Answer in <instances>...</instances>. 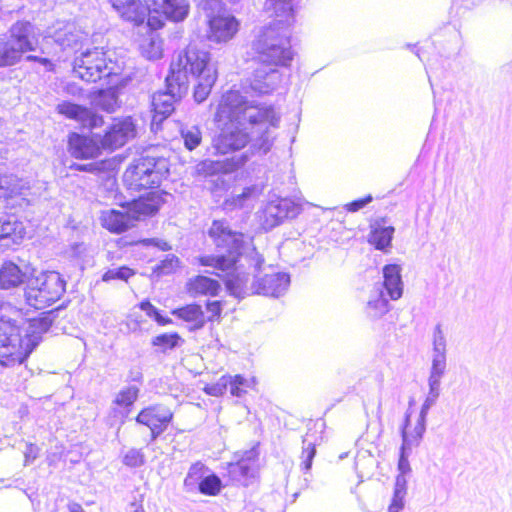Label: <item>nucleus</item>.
<instances>
[{"label":"nucleus","mask_w":512,"mask_h":512,"mask_svg":"<svg viewBox=\"0 0 512 512\" xmlns=\"http://www.w3.org/2000/svg\"><path fill=\"white\" fill-rule=\"evenodd\" d=\"M256 86L242 91L229 90L222 95L215 113L220 133L213 139L217 153L228 154L243 149L250 141L248 129L256 124Z\"/></svg>","instance_id":"obj_1"},{"label":"nucleus","mask_w":512,"mask_h":512,"mask_svg":"<svg viewBox=\"0 0 512 512\" xmlns=\"http://www.w3.org/2000/svg\"><path fill=\"white\" fill-rule=\"evenodd\" d=\"M268 11L272 18L269 26L264 27L259 50V63L262 77L270 76L269 83H263L260 91L267 93L277 85L280 68L292 65L296 55L289 36L281 34V30L295 22L296 0H267Z\"/></svg>","instance_id":"obj_2"},{"label":"nucleus","mask_w":512,"mask_h":512,"mask_svg":"<svg viewBox=\"0 0 512 512\" xmlns=\"http://www.w3.org/2000/svg\"><path fill=\"white\" fill-rule=\"evenodd\" d=\"M208 236L215 244L217 254L200 256L199 264L220 272L233 270L242 255V235L233 231L226 221L214 220L208 229Z\"/></svg>","instance_id":"obj_3"},{"label":"nucleus","mask_w":512,"mask_h":512,"mask_svg":"<svg viewBox=\"0 0 512 512\" xmlns=\"http://www.w3.org/2000/svg\"><path fill=\"white\" fill-rule=\"evenodd\" d=\"M66 290V281L57 271H42L31 276L23 289L25 303L35 309H44L57 302Z\"/></svg>","instance_id":"obj_4"},{"label":"nucleus","mask_w":512,"mask_h":512,"mask_svg":"<svg viewBox=\"0 0 512 512\" xmlns=\"http://www.w3.org/2000/svg\"><path fill=\"white\" fill-rule=\"evenodd\" d=\"M169 174V163L165 157L141 155L124 172V181L135 190L158 188Z\"/></svg>","instance_id":"obj_5"},{"label":"nucleus","mask_w":512,"mask_h":512,"mask_svg":"<svg viewBox=\"0 0 512 512\" xmlns=\"http://www.w3.org/2000/svg\"><path fill=\"white\" fill-rule=\"evenodd\" d=\"M73 73L75 77L87 83L108 79L107 84H111L112 78L118 75L116 64L107 56V52L99 47L86 49L75 56Z\"/></svg>","instance_id":"obj_6"},{"label":"nucleus","mask_w":512,"mask_h":512,"mask_svg":"<svg viewBox=\"0 0 512 512\" xmlns=\"http://www.w3.org/2000/svg\"><path fill=\"white\" fill-rule=\"evenodd\" d=\"M208 71H216L210 63V53L189 45L171 62L168 76L170 81L180 84V89L188 90L190 77L195 79L208 74Z\"/></svg>","instance_id":"obj_7"},{"label":"nucleus","mask_w":512,"mask_h":512,"mask_svg":"<svg viewBox=\"0 0 512 512\" xmlns=\"http://www.w3.org/2000/svg\"><path fill=\"white\" fill-rule=\"evenodd\" d=\"M304 199L295 197L276 198L262 208L260 225L263 230L277 227L288 219L296 218L304 209Z\"/></svg>","instance_id":"obj_8"},{"label":"nucleus","mask_w":512,"mask_h":512,"mask_svg":"<svg viewBox=\"0 0 512 512\" xmlns=\"http://www.w3.org/2000/svg\"><path fill=\"white\" fill-rule=\"evenodd\" d=\"M10 48L15 51L18 61L28 52H35L39 43V31L37 27L27 20H19L13 23L7 35L4 36Z\"/></svg>","instance_id":"obj_9"},{"label":"nucleus","mask_w":512,"mask_h":512,"mask_svg":"<svg viewBox=\"0 0 512 512\" xmlns=\"http://www.w3.org/2000/svg\"><path fill=\"white\" fill-rule=\"evenodd\" d=\"M22 336L19 327L10 321L0 323V365L22 363L27 353L22 352Z\"/></svg>","instance_id":"obj_10"},{"label":"nucleus","mask_w":512,"mask_h":512,"mask_svg":"<svg viewBox=\"0 0 512 512\" xmlns=\"http://www.w3.org/2000/svg\"><path fill=\"white\" fill-rule=\"evenodd\" d=\"M165 91H158L152 95V125H160L175 110V103L179 101L188 90L180 89L175 80L165 79Z\"/></svg>","instance_id":"obj_11"},{"label":"nucleus","mask_w":512,"mask_h":512,"mask_svg":"<svg viewBox=\"0 0 512 512\" xmlns=\"http://www.w3.org/2000/svg\"><path fill=\"white\" fill-rule=\"evenodd\" d=\"M281 122L279 108L274 105H262L258 107V151L267 153L271 151L274 141L277 139Z\"/></svg>","instance_id":"obj_12"},{"label":"nucleus","mask_w":512,"mask_h":512,"mask_svg":"<svg viewBox=\"0 0 512 512\" xmlns=\"http://www.w3.org/2000/svg\"><path fill=\"white\" fill-rule=\"evenodd\" d=\"M227 474L234 483L243 486L252 484L256 477V446L236 452L233 460L227 463Z\"/></svg>","instance_id":"obj_13"},{"label":"nucleus","mask_w":512,"mask_h":512,"mask_svg":"<svg viewBox=\"0 0 512 512\" xmlns=\"http://www.w3.org/2000/svg\"><path fill=\"white\" fill-rule=\"evenodd\" d=\"M173 412L163 404L143 408L136 417V422L147 426L151 431V442H154L172 422Z\"/></svg>","instance_id":"obj_14"},{"label":"nucleus","mask_w":512,"mask_h":512,"mask_svg":"<svg viewBox=\"0 0 512 512\" xmlns=\"http://www.w3.org/2000/svg\"><path fill=\"white\" fill-rule=\"evenodd\" d=\"M136 135V126L132 117L128 116L123 119H116L105 131L104 135H100V143L103 150L114 151L123 146L129 139Z\"/></svg>","instance_id":"obj_15"},{"label":"nucleus","mask_w":512,"mask_h":512,"mask_svg":"<svg viewBox=\"0 0 512 512\" xmlns=\"http://www.w3.org/2000/svg\"><path fill=\"white\" fill-rule=\"evenodd\" d=\"M102 150L98 133L84 135L73 132L69 134L68 151L75 159H93L98 157Z\"/></svg>","instance_id":"obj_16"},{"label":"nucleus","mask_w":512,"mask_h":512,"mask_svg":"<svg viewBox=\"0 0 512 512\" xmlns=\"http://www.w3.org/2000/svg\"><path fill=\"white\" fill-rule=\"evenodd\" d=\"M56 110L59 114L81 124L83 128L95 129L103 126L104 118L93 112L90 108L71 102L62 101L57 104Z\"/></svg>","instance_id":"obj_17"},{"label":"nucleus","mask_w":512,"mask_h":512,"mask_svg":"<svg viewBox=\"0 0 512 512\" xmlns=\"http://www.w3.org/2000/svg\"><path fill=\"white\" fill-rule=\"evenodd\" d=\"M428 406H423L420 413L408 409L405 415L404 425L401 429L402 450L418 445L423 438L425 431V418Z\"/></svg>","instance_id":"obj_18"},{"label":"nucleus","mask_w":512,"mask_h":512,"mask_svg":"<svg viewBox=\"0 0 512 512\" xmlns=\"http://www.w3.org/2000/svg\"><path fill=\"white\" fill-rule=\"evenodd\" d=\"M208 39L215 43H225L237 33L239 23L233 16H216L208 19Z\"/></svg>","instance_id":"obj_19"},{"label":"nucleus","mask_w":512,"mask_h":512,"mask_svg":"<svg viewBox=\"0 0 512 512\" xmlns=\"http://www.w3.org/2000/svg\"><path fill=\"white\" fill-rule=\"evenodd\" d=\"M120 17L139 26L148 16V7L141 0H110Z\"/></svg>","instance_id":"obj_20"},{"label":"nucleus","mask_w":512,"mask_h":512,"mask_svg":"<svg viewBox=\"0 0 512 512\" xmlns=\"http://www.w3.org/2000/svg\"><path fill=\"white\" fill-rule=\"evenodd\" d=\"M29 279L27 271L12 260L0 265V289L11 290L25 284Z\"/></svg>","instance_id":"obj_21"},{"label":"nucleus","mask_w":512,"mask_h":512,"mask_svg":"<svg viewBox=\"0 0 512 512\" xmlns=\"http://www.w3.org/2000/svg\"><path fill=\"white\" fill-rule=\"evenodd\" d=\"M290 285V276L284 272L273 271L264 274L259 282V293L265 296L279 297L286 293Z\"/></svg>","instance_id":"obj_22"},{"label":"nucleus","mask_w":512,"mask_h":512,"mask_svg":"<svg viewBox=\"0 0 512 512\" xmlns=\"http://www.w3.org/2000/svg\"><path fill=\"white\" fill-rule=\"evenodd\" d=\"M166 193L162 191H150L133 202V211L140 216L155 215L164 204V196Z\"/></svg>","instance_id":"obj_23"},{"label":"nucleus","mask_w":512,"mask_h":512,"mask_svg":"<svg viewBox=\"0 0 512 512\" xmlns=\"http://www.w3.org/2000/svg\"><path fill=\"white\" fill-rule=\"evenodd\" d=\"M25 235V227L15 214H5L0 217V239L10 240L19 244Z\"/></svg>","instance_id":"obj_24"},{"label":"nucleus","mask_w":512,"mask_h":512,"mask_svg":"<svg viewBox=\"0 0 512 512\" xmlns=\"http://www.w3.org/2000/svg\"><path fill=\"white\" fill-rule=\"evenodd\" d=\"M383 286L391 299H398L403 294L401 267L397 264H388L382 268Z\"/></svg>","instance_id":"obj_25"},{"label":"nucleus","mask_w":512,"mask_h":512,"mask_svg":"<svg viewBox=\"0 0 512 512\" xmlns=\"http://www.w3.org/2000/svg\"><path fill=\"white\" fill-rule=\"evenodd\" d=\"M157 9L167 19L174 22L183 21L189 13V4L186 0H153Z\"/></svg>","instance_id":"obj_26"},{"label":"nucleus","mask_w":512,"mask_h":512,"mask_svg":"<svg viewBox=\"0 0 512 512\" xmlns=\"http://www.w3.org/2000/svg\"><path fill=\"white\" fill-rule=\"evenodd\" d=\"M101 223L104 228L116 234L126 232L132 226L129 215L115 209L104 212L101 216Z\"/></svg>","instance_id":"obj_27"},{"label":"nucleus","mask_w":512,"mask_h":512,"mask_svg":"<svg viewBox=\"0 0 512 512\" xmlns=\"http://www.w3.org/2000/svg\"><path fill=\"white\" fill-rule=\"evenodd\" d=\"M395 228L393 226H382L380 221L371 227L368 235V243L375 249L388 251L391 247Z\"/></svg>","instance_id":"obj_28"},{"label":"nucleus","mask_w":512,"mask_h":512,"mask_svg":"<svg viewBox=\"0 0 512 512\" xmlns=\"http://www.w3.org/2000/svg\"><path fill=\"white\" fill-rule=\"evenodd\" d=\"M211 471L212 470L201 461L191 464L183 481L184 491L192 494L197 493V489Z\"/></svg>","instance_id":"obj_29"},{"label":"nucleus","mask_w":512,"mask_h":512,"mask_svg":"<svg viewBox=\"0 0 512 512\" xmlns=\"http://www.w3.org/2000/svg\"><path fill=\"white\" fill-rule=\"evenodd\" d=\"M91 105L107 113H113L120 107L118 93L113 88L100 89L91 96Z\"/></svg>","instance_id":"obj_30"},{"label":"nucleus","mask_w":512,"mask_h":512,"mask_svg":"<svg viewBox=\"0 0 512 512\" xmlns=\"http://www.w3.org/2000/svg\"><path fill=\"white\" fill-rule=\"evenodd\" d=\"M55 317L54 310L42 312L38 317L29 321L25 336L31 337L34 340H40V336L46 333L52 326Z\"/></svg>","instance_id":"obj_31"},{"label":"nucleus","mask_w":512,"mask_h":512,"mask_svg":"<svg viewBox=\"0 0 512 512\" xmlns=\"http://www.w3.org/2000/svg\"><path fill=\"white\" fill-rule=\"evenodd\" d=\"M188 286L189 292L193 295L217 296L221 289L219 281L203 275L191 279Z\"/></svg>","instance_id":"obj_32"},{"label":"nucleus","mask_w":512,"mask_h":512,"mask_svg":"<svg viewBox=\"0 0 512 512\" xmlns=\"http://www.w3.org/2000/svg\"><path fill=\"white\" fill-rule=\"evenodd\" d=\"M446 369V357L445 352H438L435 354L429 377V386L430 393L434 396L439 395V387L441 382V377L444 374Z\"/></svg>","instance_id":"obj_33"},{"label":"nucleus","mask_w":512,"mask_h":512,"mask_svg":"<svg viewBox=\"0 0 512 512\" xmlns=\"http://www.w3.org/2000/svg\"><path fill=\"white\" fill-rule=\"evenodd\" d=\"M217 79L216 71H208V74L195 78L197 83L194 87V99L198 103H202L209 96L213 85Z\"/></svg>","instance_id":"obj_34"},{"label":"nucleus","mask_w":512,"mask_h":512,"mask_svg":"<svg viewBox=\"0 0 512 512\" xmlns=\"http://www.w3.org/2000/svg\"><path fill=\"white\" fill-rule=\"evenodd\" d=\"M184 343V340L177 332L162 333L152 338L151 344L154 347L159 348L161 353H167L168 351L174 350L180 347Z\"/></svg>","instance_id":"obj_35"},{"label":"nucleus","mask_w":512,"mask_h":512,"mask_svg":"<svg viewBox=\"0 0 512 512\" xmlns=\"http://www.w3.org/2000/svg\"><path fill=\"white\" fill-rule=\"evenodd\" d=\"M172 314L186 322H195L198 328L204 325V313L200 305H185L183 307L174 309Z\"/></svg>","instance_id":"obj_36"},{"label":"nucleus","mask_w":512,"mask_h":512,"mask_svg":"<svg viewBox=\"0 0 512 512\" xmlns=\"http://www.w3.org/2000/svg\"><path fill=\"white\" fill-rule=\"evenodd\" d=\"M180 135L186 149L189 151L198 147L202 140L200 128L196 125H183L180 128Z\"/></svg>","instance_id":"obj_37"},{"label":"nucleus","mask_w":512,"mask_h":512,"mask_svg":"<svg viewBox=\"0 0 512 512\" xmlns=\"http://www.w3.org/2000/svg\"><path fill=\"white\" fill-rule=\"evenodd\" d=\"M223 483L220 477L213 471L207 475L204 482L197 489V493L205 496H217L223 489Z\"/></svg>","instance_id":"obj_38"},{"label":"nucleus","mask_w":512,"mask_h":512,"mask_svg":"<svg viewBox=\"0 0 512 512\" xmlns=\"http://www.w3.org/2000/svg\"><path fill=\"white\" fill-rule=\"evenodd\" d=\"M140 388L136 385H129L122 388L116 398L114 403L121 407H131L139 397Z\"/></svg>","instance_id":"obj_39"},{"label":"nucleus","mask_w":512,"mask_h":512,"mask_svg":"<svg viewBox=\"0 0 512 512\" xmlns=\"http://www.w3.org/2000/svg\"><path fill=\"white\" fill-rule=\"evenodd\" d=\"M135 275V271L126 266L109 268L102 275V281L110 282L112 280H121L127 282L130 277Z\"/></svg>","instance_id":"obj_40"},{"label":"nucleus","mask_w":512,"mask_h":512,"mask_svg":"<svg viewBox=\"0 0 512 512\" xmlns=\"http://www.w3.org/2000/svg\"><path fill=\"white\" fill-rule=\"evenodd\" d=\"M20 63L15 56V51L10 48L4 36H0V68L15 66Z\"/></svg>","instance_id":"obj_41"},{"label":"nucleus","mask_w":512,"mask_h":512,"mask_svg":"<svg viewBox=\"0 0 512 512\" xmlns=\"http://www.w3.org/2000/svg\"><path fill=\"white\" fill-rule=\"evenodd\" d=\"M139 308L144 311L149 318L153 319L159 325H167L172 323V320L168 316H164L162 312L147 299L139 303Z\"/></svg>","instance_id":"obj_42"},{"label":"nucleus","mask_w":512,"mask_h":512,"mask_svg":"<svg viewBox=\"0 0 512 512\" xmlns=\"http://www.w3.org/2000/svg\"><path fill=\"white\" fill-rule=\"evenodd\" d=\"M53 38L62 49L74 48L79 42V36L67 28L64 32H56Z\"/></svg>","instance_id":"obj_43"},{"label":"nucleus","mask_w":512,"mask_h":512,"mask_svg":"<svg viewBox=\"0 0 512 512\" xmlns=\"http://www.w3.org/2000/svg\"><path fill=\"white\" fill-rule=\"evenodd\" d=\"M179 259L173 254L167 255L163 260L156 264L154 272L157 275H168L175 271L178 267Z\"/></svg>","instance_id":"obj_44"},{"label":"nucleus","mask_w":512,"mask_h":512,"mask_svg":"<svg viewBox=\"0 0 512 512\" xmlns=\"http://www.w3.org/2000/svg\"><path fill=\"white\" fill-rule=\"evenodd\" d=\"M228 388L231 395L242 397L247 392V389L250 388V382L241 375L230 376Z\"/></svg>","instance_id":"obj_45"},{"label":"nucleus","mask_w":512,"mask_h":512,"mask_svg":"<svg viewBox=\"0 0 512 512\" xmlns=\"http://www.w3.org/2000/svg\"><path fill=\"white\" fill-rule=\"evenodd\" d=\"M306 443V439H303V448L301 452V466L305 473L309 472L313 465V458L316 455V444L314 443Z\"/></svg>","instance_id":"obj_46"},{"label":"nucleus","mask_w":512,"mask_h":512,"mask_svg":"<svg viewBox=\"0 0 512 512\" xmlns=\"http://www.w3.org/2000/svg\"><path fill=\"white\" fill-rule=\"evenodd\" d=\"M123 464L130 468H137L145 463V455L141 449L132 448L123 456Z\"/></svg>","instance_id":"obj_47"},{"label":"nucleus","mask_w":512,"mask_h":512,"mask_svg":"<svg viewBox=\"0 0 512 512\" xmlns=\"http://www.w3.org/2000/svg\"><path fill=\"white\" fill-rule=\"evenodd\" d=\"M25 62L28 63H37L41 67V69L36 70V72H54L56 65L55 63L48 57H43L40 55L29 54L25 57L23 56Z\"/></svg>","instance_id":"obj_48"},{"label":"nucleus","mask_w":512,"mask_h":512,"mask_svg":"<svg viewBox=\"0 0 512 512\" xmlns=\"http://www.w3.org/2000/svg\"><path fill=\"white\" fill-rule=\"evenodd\" d=\"M197 2V5L200 9H202L208 19L211 17L218 16L217 14L222 11L223 9V2L222 0H195Z\"/></svg>","instance_id":"obj_49"},{"label":"nucleus","mask_w":512,"mask_h":512,"mask_svg":"<svg viewBox=\"0 0 512 512\" xmlns=\"http://www.w3.org/2000/svg\"><path fill=\"white\" fill-rule=\"evenodd\" d=\"M230 383V376L224 375L222 376L216 383L208 384L205 386L204 391L211 396H221L228 389V384Z\"/></svg>","instance_id":"obj_50"},{"label":"nucleus","mask_w":512,"mask_h":512,"mask_svg":"<svg viewBox=\"0 0 512 512\" xmlns=\"http://www.w3.org/2000/svg\"><path fill=\"white\" fill-rule=\"evenodd\" d=\"M142 54L149 60H156L162 57L160 41L151 38L146 45H142Z\"/></svg>","instance_id":"obj_51"},{"label":"nucleus","mask_w":512,"mask_h":512,"mask_svg":"<svg viewBox=\"0 0 512 512\" xmlns=\"http://www.w3.org/2000/svg\"><path fill=\"white\" fill-rule=\"evenodd\" d=\"M369 315L372 317H379L389 310V303L384 298H376L374 301H370L367 304Z\"/></svg>","instance_id":"obj_52"},{"label":"nucleus","mask_w":512,"mask_h":512,"mask_svg":"<svg viewBox=\"0 0 512 512\" xmlns=\"http://www.w3.org/2000/svg\"><path fill=\"white\" fill-rule=\"evenodd\" d=\"M405 495L406 490L404 488H396L388 505V512H401L404 509Z\"/></svg>","instance_id":"obj_53"},{"label":"nucleus","mask_w":512,"mask_h":512,"mask_svg":"<svg viewBox=\"0 0 512 512\" xmlns=\"http://www.w3.org/2000/svg\"><path fill=\"white\" fill-rule=\"evenodd\" d=\"M373 201L372 195H367L363 198L354 199L350 202H347L345 205V210L349 212H355L362 208H364L368 203Z\"/></svg>","instance_id":"obj_54"},{"label":"nucleus","mask_w":512,"mask_h":512,"mask_svg":"<svg viewBox=\"0 0 512 512\" xmlns=\"http://www.w3.org/2000/svg\"><path fill=\"white\" fill-rule=\"evenodd\" d=\"M434 350L436 353L445 352V340L440 326H437L433 335Z\"/></svg>","instance_id":"obj_55"},{"label":"nucleus","mask_w":512,"mask_h":512,"mask_svg":"<svg viewBox=\"0 0 512 512\" xmlns=\"http://www.w3.org/2000/svg\"><path fill=\"white\" fill-rule=\"evenodd\" d=\"M143 381H144V376H143V373H142V369L138 366L136 367H132L129 371H128V374L126 376V382H134V383H138V384H143Z\"/></svg>","instance_id":"obj_56"},{"label":"nucleus","mask_w":512,"mask_h":512,"mask_svg":"<svg viewBox=\"0 0 512 512\" xmlns=\"http://www.w3.org/2000/svg\"><path fill=\"white\" fill-rule=\"evenodd\" d=\"M70 168L75 171L89 172V173H96L100 170L96 163H87V164L73 163L70 166Z\"/></svg>","instance_id":"obj_57"},{"label":"nucleus","mask_w":512,"mask_h":512,"mask_svg":"<svg viewBox=\"0 0 512 512\" xmlns=\"http://www.w3.org/2000/svg\"><path fill=\"white\" fill-rule=\"evenodd\" d=\"M248 161V156L246 153H242L239 157H233L230 160L229 167L227 168V171H234L239 169L240 167L244 166L246 162Z\"/></svg>","instance_id":"obj_58"},{"label":"nucleus","mask_w":512,"mask_h":512,"mask_svg":"<svg viewBox=\"0 0 512 512\" xmlns=\"http://www.w3.org/2000/svg\"><path fill=\"white\" fill-rule=\"evenodd\" d=\"M38 451H39V449L36 445L28 444L26 446V450L24 452L25 463L29 464V463L33 462L38 456Z\"/></svg>","instance_id":"obj_59"},{"label":"nucleus","mask_w":512,"mask_h":512,"mask_svg":"<svg viewBox=\"0 0 512 512\" xmlns=\"http://www.w3.org/2000/svg\"><path fill=\"white\" fill-rule=\"evenodd\" d=\"M206 309L213 317H219L222 312V305L220 301H207Z\"/></svg>","instance_id":"obj_60"},{"label":"nucleus","mask_w":512,"mask_h":512,"mask_svg":"<svg viewBox=\"0 0 512 512\" xmlns=\"http://www.w3.org/2000/svg\"><path fill=\"white\" fill-rule=\"evenodd\" d=\"M398 468L402 474L410 472V464L408 462V458L405 454V451H402V449L398 459Z\"/></svg>","instance_id":"obj_61"},{"label":"nucleus","mask_w":512,"mask_h":512,"mask_svg":"<svg viewBox=\"0 0 512 512\" xmlns=\"http://www.w3.org/2000/svg\"><path fill=\"white\" fill-rule=\"evenodd\" d=\"M147 24L148 26L153 29V30H157V29H160L163 27L164 25V22L162 19H160L159 17L157 16H152V15H149L147 16Z\"/></svg>","instance_id":"obj_62"},{"label":"nucleus","mask_w":512,"mask_h":512,"mask_svg":"<svg viewBox=\"0 0 512 512\" xmlns=\"http://www.w3.org/2000/svg\"><path fill=\"white\" fill-rule=\"evenodd\" d=\"M85 244L82 242H75L70 245V253L74 257H80L85 252Z\"/></svg>","instance_id":"obj_63"},{"label":"nucleus","mask_w":512,"mask_h":512,"mask_svg":"<svg viewBox=\"0 0 512 512\" xmlns=\"http://www.w3.org/2000/svg\"><path fill=\"white\" fill-rule=\"evenodd\" d=\"M149 242H151L154 246L158 247L162 251L171 250L170 244L165 240L153 238V239H150Z\"/></svg>","instance_id":"obj_64"}]
</instances>
